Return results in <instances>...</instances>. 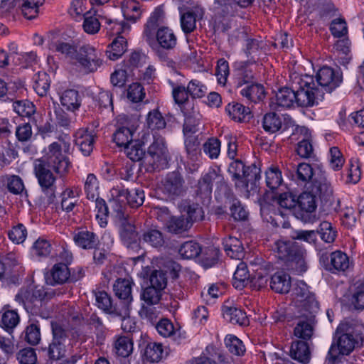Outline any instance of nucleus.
I'll return each instance as SVG.
<instances>
[{
  "mask_svg": "<svg viewBox=\"0 0 364 364\" xmlns=\"http://www.w3.org/2000/svg\"><path fill=\"white\" fill-rule=\"evenodd\" d=\"M69 166L70 162L62 154L60 145L57 142H53L49 145L46 158L34 161L35 176L49 203L53 202L57 189L56 178L50 168H53L56 173L63 175L68 171Z\"/></svg>",
  "mask_w": 364,
  "mask_h": 364,
  "instance_id": "obj_1",
  "label": "nucleus"
},
{
  "mask_svg": "<svg viewBox=\"0 0 364 364\" xmlns=\"http://www.w3.org/2000/svg\"><path fill=\"white\" fill-rule=\"evenodd\" d=\"M333 343L326 358V364H336L340 355H348L363 344V326L355 321H343L335 333Z\"/></svg>",
  "mask_w": 364,
  "mask_h": 364,
  "instance_id": "obj_2",
  "label": "nucleus"
},
{
  "mask_svg": "<svg viewBox=\"0 0 364 364\" xmlns=\"http://www.w3.org/2000/svg\"><path fill=\"white\" fill-rule=\"evenodd\" d=\"M289 85L294 90L296 104L299 107H312L324 97L311 75L292 73L289 75Z\"/></svg>",
  "mask_w": 364,
  "mask_h": 364,
  "instance_id": "obj_3",
  "label": "nucleus"
},
{
  "mask_svg": "<svg viewBox=\"0 0 364 364\" xmlns=\"http://www.w3.org/2000/svg\"><path fill=\"white\" fill-rule=\"evenodd\" d=\"M273 249L280 259L289 262L290 268L297 274L306 271L307 266L304 260L306 251L294 240H278L274 242Z\"/></svg>",
  "mask_w": 364,
  "mask_h": 364,
  "instance_id": "obj_4",
  "label": "nucleus"
},
{
  "mask_svg": "<svg viewBox=\"0 0 364 364\" xmlns=\"http://www.w3.org/2000/svg\"><path fill=\"white\" fill-rule=\"evenodd\" d=\"M168 160V151L165 139L161 136L154 135V141L149 146L147 154L144 157L141 166L147 172L164 169Z\"/></svg>",
  "mask_w": 364,
  "mask_h": 364,
  "instance_id": "obj_5",
  "label": "nucleus"
},
{
  "mask_svg": "<svg viewBox=\"0 0 364 364\" xmlns=\"http://www.w3.org/2000/svg\"><path fill=\"white\" fill-rule=\"evenodd\" d=\"M102 53L94 46L86 44L77 50L75 63L85 73H94L102 65Z\"/></svg>",
  "mask_w": 364,
  "mask_h": 364,
  "instance_id": "obj_6",
  "label": "nucleus"
},
{
  "mask_svg": "<svg viewBox=\"0 0 364 364\" xmlns=\"http://www.w3.org/2000/svg\"><path fill=\"white\" fill-rule=\"evenodd\" d=\"M292 296L295 306L299 309V311L317 312L318 310V303L315 295L309 291V287L303 281L296 283Z\"/></svg>",
  "mask_w": 364,
  "mask_h": 364,
  "instance_id": "obj_7",
  "label": "nucleus"
},
{
  "mask_svg": "<svg viewBox=\"0 0 364 364\" xmlns=\"http://www.w3.org/2000/svg\"><path fill=\"white\" fill-rule=\"evenodd\" d=\"M116 217L120 221V237L123 243L129 248L137 247L138 233L132 221L128 219V215L125 213L122 205L116 210Z\"/></svg>",
  "mask_w": 364,
  "mask_h": 364,
  "instance_id": "obj_8",
  "label": "nucleus"
},
{
  "mask_svg": "<svg viewBox=\"0 0 364 364\" xmlns=\"http://www.w3.org/2000/svg\"><path fill=\"white\" fill-rule=\"evenodd\" d=\"M316 80V87H319L324 96L325 92L331 93L339 86L342 82V75L330 67L323 66L318 70Z\"/></svg>",
  "mask_w": 364,
  "mask_h": 364,
  "instance_id": "obj_9",
  "label": "nucleus"
},
{
  "mask_svg": "<svg viewBox=\"0 0 364 364\" xmlns=\"http://www.w3.org/2000/svg\"><path fill=\"white\" fill-rule=\"evenodd\" d=\"M315 313L309 311H300V316L296 321L294 335L304 341L311 338L315 325Z\"/></svg>",
  "mask_w": 364,
  "mask_h": 364,
  "instance_id": "obj_10",
  "label": "nucleus"
},
{
  "mask_svg": "<svg viewBox=\"0 0 364 364\" xmlns=\"http://www.w3.org/2000/svg\"><path fill=\"white\" fill-rule=\"evenodd\" d=\"M316 196L311 191H306L299 195L296 200V206L299 210L294 213L298 219L307 223L310 220V214L315 211L316 204Z\"/></svg>",
  "mask_w": 364,
  "mask_h": 364,
  "instance_id": "obj_11",
  "label": "nucleus"
},
{
  "mask_svg": "<svg viewBox=\"0 0 364 364\" xmlns=\"http://www.w3.org/2000/svg\"><path fill=\"white\" fill-rule=\"evenodd\" d=\"M185 181L178 171L168 173L161 181V191L170 198H175L185 192Z\"/></svg>",
  "mask_w": 364,
  "mask_h": 364,
  "instance_id": "obj_12",
  "label": "nucleus"
},
{
  "mask_svg": "<svg viewBox=\"0 0 364 364\" xmlns=\"http://www.w3.org/2000/svg\"><path fill=\"white\" fill-rule=\"evenodd\" d=\"M44 296L43 289H37L33 292L21 290L16 295L15 300L21 304L28 312L38 314V307L41 306Z\"/></svg>",
  "mask_w": 364,
  "mask_h": 364,
  "instance_id": "obj_13",
  "label": "nucleus"
},
{
  "mask_svg": "<svg viewBox=\"0 0 364 364\" xmlns=\"http://www.w3.org/2000/svg\"><path fill=\"white\" fill-rule=\"evenodd\" d=\"M111 194L116 200L122 203L126 202L133 208L141 206L144 200V191L139 188L128 190L117 187L112 189Z\"/></svg>",
  "mask_w": 364,
  "mask_h": 364,
  "instance_id": "obj_14",
  "label": "nucleus"
},
{
  "mask_svg": "<svg viewBox=\"0 0 364 364\" xmlns=\"http://www.w3.org/2000/svg\"><path fill=\"white\" fill-rule=\"evenodd\" d=\"M164 11L161 9L157 8L151 14L144 26L143 37L149 46H156L155 31L159 28V24L162 22Z\"/></svg>",
  "mask_w": 364,
  "mask_h": 364,
  "instance_id": "obj_15",
  "label": "nucleus"
},
{
  "mask_svg": "<svg viewBox=\"0 0 364 364\" xmlns=\"http://www.w3.org/2000/svg\"><path fill=\"white\" fill-rule=\"evenodd\" d=\"M156 46H151L153 49L162 48L172 50L177 44V38L173 31L166 26H162L155 31Z\"/></svg>",
  "mask_w": 364,
  "mask_h": 364,
  "instance_id": "obj_16",
  "label": "nucleus"
},
{
  "mask_svg": "<svg viewBox=\"0 0 364 364\" xmlns=\"http://www.w3.org/2000/svg\"><path fill=\"white\" fill-rule=\"evenodd\" d=\"M208 357H199L196 359V364H231L232 358L221 349L214 346H208L205 349Z\"/></svg>",
  "mask_w": 364,
  "mask_h": 364,
  "instance_id": "obj_17",
  "label": "nucleus"
},
{
  "mask_svg": "<svg viewBox=\"0 0 364 364\" xmlns=\"http://www.w3.org/2000/svg\"><path fill=\"white\" fill-rule=\"evenodd\" d=\"M301 1L309 12L318 11L321 18H330L336 11L331 0H301Z\"/></svg>",
  "mask_w": 364,
  "mask_h": 364,
  "instance_id": "obj_18",
  "label": "nucleus"
},
{
  "mask_svg": "<svg viewBox=\"0 0 364 364\" xmlns=\"http://www.w3.org/2000/svg\"><path fill=\"white\" fill-rule=\"evenodd\" d=\"M224 318L232 324L240 326L249 325V318L246 313L241 309L237 308L229 301H226L222 307Z\"/></svg>",
  "mask_w": 364,
  "mask_h": 364,
  "instance_id": "obj_19",
  "label": "nucleus"
},
{
  "mask_svg": "<svg viewBox=\"0 0 364 364\" xmlns=\"http://www.w3.org/2000/svg\"><path fill=\"white\" fill-rule=\"evenodd\" d=\"M70 279V272L65 264H55L46 276V282L50 285L63 284Z\"/></svg>",
  "mask_w": 364,
  "mask_h": 364,
  "instance_id": "obj_20",
  "label": "nucleus"
},
{
  "mask_svg": "<svg viewBox=\"0 0 364 364\" xmlns=\"http://www.w3.org/2000/svg\"><path fill=\"white\" fill-rule=\"evenodd\" d=\"M275 102H272L270 106L273 109L277 107L290 108L296 104V97L294 88L286 87L280 89L276 94Z\"/></svg>",
  "mask_w": 364,
  "mask_h": 364,
  "instance_id": "obj_21",
  "label": "nucleus"
},
{
  "mask_svg": "<svg viewBox=\"0 0 364 364\" xmlns=\"http://www.w3.org/2000/svg\"><path fill=\"white\" fill-rule=\"evenodd\" d=\"M219 178L220 176L214 169H210L198 181L197 195L204 198H210L213 191V182Z\"/></svg>",
  "mask_w": 364,
  "mask_h": 364,
  "instance_id": "obj_22",
  "label": "nucleus"
},
{
  "mask_svg": "<svg viewBox=\"0 0 364 364\" xmlns=\"http://www.w3.org/2000/svg\"><path fill=\"white\" fill-rule=\"evenodd\" d=\"M95 134L87 129H79L75 134V144L85 156H89L93 150Z\"/></svg>",
  "mask_w": 364,
  "mask_h": 364,
  "instance_id": "obj_23",
  "label": "nucleus"
},
{
  "mask_svg": "<svg viewBox=\"0 0 364 364\" xmlns=\"http://www.w3.org/2000/svg\"><path fill=\"white\" fill-rule=\"evenodd\" d=\"M135 131L136 128L129 123L119 124L113 134V141L118 146L124 147L134 141L133 136Z\"/></svg>",
  "mask_w": 364,
  "mask_h": 364,
  "instance_id": "obj_24",
  "label": "nucleus"
},
{
  "mask_svg": "<svg viewBox=\"0 0 364 364\" xmlns=\"http://www.w3.org/2000/svg\"><path fill=\"white\" fill-rule=\"evenodd\" d=\"M271 289L279 294L288 293L291 289V278L284 272H277L270 277Z\"/></svg>",
  "mask_w": 364,
  "mask_h": 364,
  "instance_id": "obj_25",
  "label": "nucleus"
},
{
  "mask_svg": "<svg viewBox=\"0 0 364 364\" xmlns=\"http://www.w3.org/2000/svg\"><path fill=\"white\" fill-rule=\"evenodd\" d=\"M260 178V169L255 165L247 166L244 178L240 182H235V186L249 191V188L253 189L257 186V182Z\"/></svg>",
  "mask_w": 364,
  "mask_h": 364,
  "instance_id": "obj_26",
  "label": "nucleus"
},
{
  "mask_svg": "<svg viewBox=\"0 0 364 364\" xmlns=\"http://www.w3.org/2000/svg\"><path fill=\"white\" fill-rule=\"evenodd\" d=\"M290 355L293 359L302 364L308 363L311 358V352L307 342L304 341L292 342Z\"/></svg>",
  "mask_w": 364,
  "mask_h": 364,
  "instance_id": "obj_27",
  "label": "nucleus"
},
{
  "mask_svg": "<svg viewBox=\"0 0 364 364\" xmlns=\"http://www.w3.org/2000/svg\"><path fill=\"white\" fill-rule=\"evenodd\" d=\"M223 246L227 255L230 258L240 259L244 256V247L236 237L229 236L223 240Z\"/></svg>",
  "mask_w": 364,
  "mask_h": 364,
  "instance_id": "obj_28",
  "label": "nucleus"
},
{
  "mask_svg": "<svg viewBox=\"0 0 364 364\" xmlns=\"http://www.w3.org/2000/svg\"><path fill=\"white\" fill-rule=\"evenodd\" d=\"M272 269V265L269 263L256 269L255 275L250 279L249 284L257 290L266 287L271 277L269 272Z\"/></svg>",
  "mask_w": 364,
  "mask_h": 364,
  "instance_id": "obj_29",
  "label": "nucleus"
},
{
  "mask_svg": "<svg viewBox=\"0 0 364 364\" xmlns=\"http://www.w3.org/2000/svg\"><path fill=\"white\" fill-rule=\"evenodd\" d=\"M97 306L105 312L115 316H121L122 313L117 305L113 304L110 296L105 291L95 292Z\"/></svg>",
  "mask_w": 364,
  "mask_h": 364,
  "instance_id": "obj_30",
  "label": "nucleus"
},
{
  "mask_svg": "<svg viewBox=\"0 0 364 364\" xmlns=\"http://www.w3.org/2000/svg\"><path fill=\"white\" fill-rule=\"evenodd\" d=\"M133 282L129 279H118L114 284L115 295L127 305L132 301V287Z\"/></svg>",
  "mask_w": 364,
  "mask_h": 364,
  "instance_id": "obj_31",
  "label": "nucleus"
},
{
  "mask_svg": "<svg viewBox=\"0 0 364 364\" xmlns=\"http://www.w3.org/2000/svg\"><path fill=\"white\" fill-rule=\"evenodd\" d=\"M225 111L229 117L235 122L249 120L252 117L250 108L240 103H229L225 107Z\"/></svg>",
  "mask_w": 364,
  "mask_h": 364,
  "instance_id": "obj_32",
  "label": "nucleus"
},
{
  "mask_svg": "<svg viewBox=\"0 0 364 364\" xmlns=\"http://www.w3.org/2000/svg\"><path fill=\"white\" fill-rule=\"evenodd\" d=\"M61 105L68 110L74 112L81 105L82 98L78 91L70 89L65 90L60 97Z\"/></svg>",
  "mask_w": 364,
  "mask_h": 364,
  "instance_id": "obj_33",
  "label": "nucleus"
},
{
  "mask_svg": "<svg viewBox=\"0 0 364 364\" xmlns=\"http://www.w3.org/2000/svg\"><path fill=\"white\" fill-rule=\"evenodd\" d=\"M73 240L77 246L83 249H92L98 244L97 235L94 232L86 230L75 233Z\"/></svg>",
  "mask_w": 364,
  "mask_h": 364,
  "instance_id": "obj_34",
  "label": "nucleus"
},
{
  "mask_svg": "<svg viewBox=\"0 0 364 364\" xmlns=\"http://www.w3.org/2000/svg\"><path fill=\"white\" fill-rule=\"evenodd\" d=\"M250 279V277L247 264L244 262H240L233 274L232 284L234 287L242 289L249 284Z\"/></svg>",
  "mask_w": 364,
  "mask_h": 364,
  "instance_id": "obj_35",
  "label": "nucleus"
},
{
  "mask_svg": "<svg viewBox=\"0 0 364 364\" xmlns=\"http://www.w3.org/2000/svg\"><path fill=\"white\" fill-rule=\"evenodd\" d=\"M310 188V191L316 196V198H320L321 199H327L333 194V190L331 184L326 178L314 180L312 182Z\"/></svg>",
  "mask_w": 364,
  "mask_h": 364,
  "instance_id": "obj_36",
  "label": "nucleus"
},
{
  "mask_svg": "<svg viewBox=\"0 0 364 364\" xmlns=\"http://www.w3.org/2000/svg\"><path fill=\"white\" fill-rule=\"evenodd\" d=\"M191 222H189L184 215L181 217H172L168 220L166 227L170 232L174 234H181L191 228Z\"/></svg>",
  "mask_w": 364,
  "mask_h": 364,
  "instance_id": "obj_37",
  "label": "nucleus"
},
{
  "mask_svg": "<svg viewBox=\"0 0 364 364\" xmlns=\"http://www.w3.org/2000/svg\"><path fill=\"white\" fill-rule=\"evenodd\" d=\"M331 267L329 270L345 271L349 267V259L347 255L341 251H336L331 254Z\"/></svg>",
  "mask_w": 364,
  "mask_h": 364,
  "instance_id": "obj_38",
  "label": "nucleus"
},
{
  "mask_svg": "<svg viewBox=\"0 0 364 364\" xmlns=\"http://www.w3.org/2000/svg\"><path fill=\"white\" fill-rule=\"evenodd\" d=\"M240 93L243 97L253 102H257L264 97V87L257 83H251L247 85L241 90Z\"/></svg>",
  "mask_w": 364,
  "mask_h": 364,
  "instance_id": "obj_39",
  "label": "nucleus"
},
{
  "mask_svg": "<svg viewBox=\"0 0 364 364\" xmlns=\"http://www.w3.org/2000/svg\"><path fill=\"white\" fill-rule=\"evenodd\" d=\"M133 341L127 336H119L114 341V352L122 358H128L133 351Z\"/></svg>",
  "mask_w": 364,
  "mask_h": 364,
  "instance_id": "obj_40",
  "label": "nucleus"
},
{
  "mask_svg": "<svg viewBox=\"0 0 364 364\" xmlns=\"http://www.w3.org/2000/svg\"><path fill=\"white\" fill-rule=\"evenodd\" d=\"M265 181L270 190L279 188L283 182L282 171L277 166H272L265 171Z\"/></svg>",
  "mask_w": 364,
  "mask_h": 364,
  "instance_id": "obj_41",
  "label": "nucleus"
},
{
  "mask_svg": "<svg viewBox=\"0 0 364 364\" xmlns=\"http://www.w3.org/2000/svg\"><path fill=\"white\" fill-rule=\"evenodd\" d=\"M19 321V316L14 310L3 309L0 312V326L7 331L14 328Z\"/></svg>",
  "mask_w": 364,
  "mask_h": 364,
  "instance_id": "obj_42",
  "label": "nucleus"
},
{
  "mask_svg": "<svg viewBox=\"0 0 364 364\" xmlns=\"http://www.w3.org/2000/svg\"><path fill=\"white\" fill-rule=\"evenodd\" d=\"M282 126V118L275 112H269L264 115L262 127L267 132L275 133L281 129Z\"/></svg>",
  "mask_w": 364,
  "mask_h": 364,
  "instance_id": "obj_43",
  "label": "nucleus"
},
{
  "mask_svg": "<svg viewBox=\"0 0 364 364\" xmlns=\"http://www.w3.org/2000/svg\"><path fill=\"white\" fill-rule=\"evenodd\" d=\"M164 349L161 343H149L144 349V357L150 363H159L163 358Z\"/></svg>",
  "mask_w": 364,
  "mask_h": 364,
  "instance_id": "obj_44",
  "label": "nucleus"
},
{
  "mask_svg": "<svg viewBox=\"0 0 364 364\" xmlns=\"http://www.w3.org/2000/svg\"><path fill=\"white\" fill-rule=\"evenodd\" d=\"M124 152L126 153L127 157L129 158L132 161H141V164L143 163L144 157L146 155L145 151L142 148L141 144L138 140H134L126 146H124Z\"/></svg>",
  "mask_w": 364,
  "mask_h": 364,
  "instance_id": "obj_45",
  "label": "nucleus"
},
{
  "mask_svg": "<svg viewBox=\"0 0 364 364\" xmlns=\"http://www.w3.org/2000/svg\"><path fill=\"white\" fill-rule=\"evenodd\" d=\"M142 240L154 247H162L165 242L163 233L158 229L150 228L142 235Z\"/></svg>",
  "mask_w": 364,
  "mask_h": 364,
  "instance_id": "obj_46",
  "label": "nucleus"
},
{
  "mask_svg": "<svg viewBox=\"0 0 364 364\" xmlns=\"http://www.w3.org/2000/svg\"><path fill=\"white\" fill-rule=\"evenodd\" d=\"M127 49V41L124 36H117L111 43L110 50L107 51V56L112 60L120 58Z\"/></svg>",
  "mask_w": 364,
  "mask_h": 364,
  "instance_id": "obj_47",
  "label": "nucleus"
},
{
  "mask_svg": "<svg viewBox=\"0 0 364 364\" xmlns=\"http://www.w3.org/2000/svg\"><path fill=\"white\" fill-rule=\"evenodd\" d=\"M43 2L44 0H23L21 6L23 16L29 20L35 18L38 14V7Z\"/></svg>",
  "mask_w": 364,
  "mask_h": 364,
  "instance_id": "obj_48",
  "label": "nucleus"
},
{
  "mask_svg": "<svg viewBox=\"0 0 364 364\" xmlns=\"http://www.w3.org/2000/svg\"><path fill=\"white\" fill-rule=\"evenodd\" d=\"M225 344L229 352L235 355L242 356L246 351L242 341L234 335L226 336Z\"/></svg>",
  "mask_w": 364,
  "mask_h": 364,
  "instance_id": "obj_49",
  "label": "nucleus"
},
{
  "mask_svg": "<svg viewBox=\"0 0 364 364\" xmlns=\"http://www.w3.org/2000/svg\"><path fill=\"white\" fill-rule=\"evenodd\" d=\"M201 252V247L198 242L188 241L184 242L179 248L178 253L183 259H193L197 257Z\"/></svg>",
  "mask_w": 364,
  "mask_h": 364,
  "instance_id": "obj_50",
  "label": "nucleus"
},
{
  "mask_svg": "<svg viewBox=\"0 0 364 364\" xmlns=\"http://www.w3.org/2000/svg\"><path fill=\"white\" fill-rule=\"evenodd\" d=\"M122 11L124 18L135 22L141 16V11L138 3L130 0L122 3Z\"/></svg>",
  "mask_w": 364,
  "mask_h": 364,
  "instance_id": "obj_51",
  "label": "nucleus"
},
{
  "mask_svg": "<svg viewBox=\"0 0 364 364\" xmlns=\"http://www.w3.org/2000/svg\"><path fill=\"white\" fill-rule=\"evenodd\" d=\"M50 77L46 73L36 75L33 88L39 96H46L50 88Z\"/></svg>",
  "mask_w": 364,
  "mask_h": 364,
  "instance_id": "obj_52",
  "label": "nucleus"
},
{
  "mask_svg": "<svg viewBox=\"0 0 364 364\" xmlns=\"http://www.w3.org/2000/svg\"><path fill=\"white\" fill-rule=\"evenodd\" d=\"M146 123L148 127L151 130L162 129L166 125L164 117L157 109H153L149 112L146 117Z\"/></svg>",
  "mask_w": 364,
  "mask_h": 364,
  "instance_id": "obj_53",
  "label": "nucleus"
},
{
  "mask_svg": "<svg viewBox=\"0 0 364 364\" xmlns=\"http://www.w3.org/2000/svg\"><path fill=\"white\" fill-rule=\"evenodd\" d=\"M98 188H99V182L93 173H89L87 176L85 185H84V189L87 196V198L89 200H94L97 197H98L99 193H98Z\"/></svg>",
  "mask_w": 364,
  "mask_h": 364,
  "instance_id": "obj_54",
  "label": "nucleus"
},
{
  "mask_svg": "<svg viewBox=\"0 0 364 364\" xmlns=\"http://www.w3.org/2000/svg\"><path fill=\"white\" fill-rule=\"evenodd\" d=\"M184 144L188 157L192 161L196 160L200 153V141L198 136L190 135L185 137Z\"/></svg>",
  "mask_w": 364,
  "mask_h": 364,
  "instance_id": "obj_55",
  "label": "nucleus"
},
{
  "mask_svg": "<svg viewBox=\"0 0 364 364\" xmlns=\"http://www.w3.org/2000/svg\"><path fill=\"white\" fill-rule=\"evenodd\" d=\"M161 291L162 290L149 286L142 290L141 299L144 304H157L161 300Z\"/></svg>",
  "mask_w": 364,
  "mask_h": 364,
  "instance_id": "obj_56",
  "label": "nucleus"
},
{
  "mask_svg": "<svg viewBox=\"0 0 364 364\" xmlns=\"http://www.w3.org/2000/svg\"><path fill=\"white\" fill-rule=\"evenodd\" d=\"M252 2L253 0H213L215 8L225 13H228L233 5L246 8L251 5Z\"/></svg>",
  "mask_w": 364,
  "mask_h": 364,
  "instance_id": "obj_57",
  "label": "nucleus"
},
{
  "mask_svg": "<svg viewBox=\"0 0 364 364\" xmlns=\"http://www.w3.org/2000/svg\"><path fill=\"white\" fill-rule=\"evenodd\" d=\"M322 240L327 243L333 242L337 235V231L332 224L328 221H323L320 223L319 229L316 231Z\"/></svg>",
  "mask_w": 364,
  "mask_h": 364,
  "instance_id": "obj_58",
  "label": "nucleus"
},
{
  "mask_svg": "<svg viewBox=\"0 0 364 364\" xmlns=\"http://www.w3.org/2000/svg\"><path fill=\"white\" fill-rule=\"evenodd\" d=\"M95 14H92L91 11H86L84 14L83 29L89 34L97 33L100 28V23L97 17L95 16Z\"/></svg>",
  "mask_w": 364,
  "mask_h": 364,
  "instance_id": "obj_59",
  "label": "nucleus"
},
{
  "mask_svg": "<svg viewBox=\"0 0 364 364\" xmlns=\"http://www.w3.org/2000/svg\"><path fill=\"white\" fill-rule=\"evenodd\" d=\"M247 166L240 160L236 159L231 162L228 167V173L231 175L232 181L240 182L244 178L245 173Z\"/></svg>",
  "mask_w": 364,
  "mask_h": 364,
  "instance_id": "obj_60",
  "label": "nucleus"
},
{
  "mask_svg": "<svg viewBox=\"0 0 364 364\" xmlns=\"http://www.w3.org/2000/svg\"><path fill=\"white\" fill-rule=\"evenodd\" d=\"M14 110L21 117H29L35 112V106L28 100H18L13 104Z\"/></svg>",
  "mask_w": 364,
  "mask_h": 364,
  "instance_id": "obj_61",
  "label": "nucleus"
},
{
  "mask_svg": "<svg viewBox=\"0 0 364 364\" xmlns=\"http://www.w3.org/2000/svg\"><path fill=\"white\" fill-rule=\"evenodd\" d=\"M203 149L211 159H218L220 153V141L217 138H210L203 144Z\"/></svg>",
  "mask_w": 364,
  "mask_h": 364,
  "instance_id": "obj_62",
  "label": "nucleus"
},
{
  "mask_svg": "<svg viewBox=\"0 0 364 364\" xmlns=\"http://www.w3.org/2000/svg\"><path fill=\"white\" fill-rule=\"evenodd\" d=\"M25 341L32 346L37 345L41 341L40 326L36 323L29 324L25 331Z\"/></svg>",
  "mask_w": 364,
  "mask_h": 364,
  "instance_id": "obj_63",
  "label": "nucleus"
},
{
  "mask_svg": "<svg viewBox=\"0 0 364 364\" xmlns=\"http://www.w3.org/2000/svg\"><path fill=\"white\" fill-rule=\"evenodd\" d=\"M156 304H143L139 311L141 318L146 319L151 323H155L159 318V311L155 306Z\"/></svg>",
  "mask_w": 364,
  "mask_h": 364,
  "instance_id": "obj_64",
  "label": "nucleus"
}]
</instances>
